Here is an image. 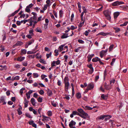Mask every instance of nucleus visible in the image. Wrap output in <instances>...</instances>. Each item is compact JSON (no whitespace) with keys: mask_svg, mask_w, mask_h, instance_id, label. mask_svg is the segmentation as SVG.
<instances>
[{"mask_svg":"<svg viewBox=\"0 0 128 128\" xmlns=\"http://www.w3.org/2000/svg\"><path fill=\"white\" fill-rule=\"evenodd\" d=\"M36 31L37 32H38L40 33H42V31L41 29H40L39 28H37L36 30Z\"/></svg>","mask_w":128,"mask_h":128,"instance_id":"nucleus-38","label":"nucleus"},{"mask_svg":"<svg viewBox=\"0 0 128 128\" xmlns=\"http://www.w3.org/2000/svg\"><path fill=\"white\" fill-rule=\"evenodd\" d=\"M22 8V4H19V7L18 9L17 10L15 11L14 12H13L12 14L8 15V18H10V17H12L14 16L16 14L19 12V11Z\"/></svg>","mask_w":128,"mask_h":128,"instance_id":"nucleus-1","label":"nucleus"},{"mask_svg":"<svg viewBox=\"0 0 128 128\" xmlns=\"http://www.w3.org/2000/svg\"><path fill=\"white\" fill-rule=\"evenodd\" d=\"M114 46V45L113 44H112L110 46L109 48L108 51L109 52H110L112 50Z\"/></svg>","mask_w":128,"mask_h":128,"instance_id":"nucleus-35","label":"nucleus"},{"mask_svg":"<svg viewBox=\"0 0 128 128\" xmlns=\"http://www.w3.org/2000/svg\"><path fill=\"white\" fill-rule=\"evenodd\" d=\"M103 8V6H102L101 7L98 9L97 10V11H96V12H100L102 11V10Z\"/></svg>","mask_w":128,"mask_h":128,"instance_id":"nucleus-61","label":"nucleus"},{"mask_svg":"<svg viewBox=\"0 0 128 128\" xmlns=\"http://www.w3.org/2000/svg\"><path fill=\"white\" fill-rule=\"evenodd\" d=\"M23 43L20 41H18L13 46V47L14 48L16 47L17 46H20L22 45L23 44Z\"/></svg>","mask_w":128,"mask_h":128,"instance_id":"nucleus-11","label":"nucleus"},{"mask_svg":"<svg viewBox=\"0 0 128 128\" xmlns=\"http://www.w3.org/2000/svg\"><path fill=\"white\" fill-rule=\"evenodd\" d=\"M76 124V122L73 120H72L69 124V127L70 128H76L74 126Z\"/></svg>","mask_w":128,"mask_h":128,"instance_id":"nucleus-6","label":"nucleus"},{"mask_svg":"<svg viewBox=\"0 0 128 128\" xmlns=\"http://www.w3.org/2000/svg\"><path fill=\"white\" fill-rule=\"evenodd\" d=\"M104 86L106 90H108L109 89V85L108 84H107V83H105V84Z\"/></svg>","mask_w":128,"mask_h":128,"instance_id":"nucleus-33","label":"nucleus"},{"mask_svg":"<svg viewBox=\"0 0 128 128\" xmlns=\"http://www.w3.org/2000/svg\"><path fill=\"white\" fill-rule=\"evenodd\" d=\"M108 51V49L106 50H102L100 53V56L101 58H102L103 56L106 54V53Z\"/></svg>","mask_w":128,"mask_h":128,"instance_id":"nucleus-10","label":"nucleus"},{"mask_svg":"<svg viewBox=\"0 0 128 128\" xmlns=\"http://www.w3.org/2000/svg\"><path fill=\"white\" fill-rule=\"evenodd\" d=\"M28 101L25 98L24 102V106L25 108H26L28 106Z\"/></svg>","mask_w":128,"mask_h":128,"instance_id":"nucleus-15","label":"nucleus"},{"mask_svg":"<svg viewBox=\"0 0 128 128\" xmlns=\"http://www.w3.org/2000/svg\"><path fill=\"white\" fill-rule=\"evenodd\" d=\"M34 39H32L30 41H29L28 42V45H30L34 42Z\"/></svg>","mask_w":128,"mask_h":128,"instance_id":"nucleus-36","label":"nucleus"},{"mask_svg":"<svg viewBox=\"0 0 128 128\" xmlns=\"http://www.w3.org/2000/svg\"><path fill=\"white\" fill-rule=\"evenodd\" d=\"M36 52H32L31 51H28L27 52V54H33L34 53H35Z\"/></svg>","mask_w":128,"mask_h":128,"instance_id":"nucleus-62","label":"nucleus"},{"mask_svg":"<svg viewBox=\"0 0 128 128\" xmlns=\"http://www.w3.org/2000/svg\"><path fill=\"white\" fill-rule=\"evenodd\" d=\"M48 115L49 116H52V113L51 111L49 110L48 112Z\"/></svg>","mask_w":128,"mask_h":128,"instance_id":"nucleus-41","label":"nucleus"},{"mask_svg":"<svg viewBox=\"0 0 128 128\" xmlns=\"http://www.w3.org/2000/svg\"><path fill=\"white\" fill-rule=\"evenodd\" d=\"M45 22L46 24H45V25H46V26H47L48 24V23L49 22V20L47 18H46L45 20Z\"/></svg>","mask_w":128,"mask_h":128,"instance_id":"nucleus-54","label":"nucleus"},{"mask_svg":"<svg viewBox=\"0 0 128 128\" xmlns=\"http://www.w3.org/2000/svg\"><path fill=\"white\" fill-rule=\"evenodd\" d=\"M110 34V33L109 32L105 33L103 32H100V33H99L98 34V35H101L103 36H106V35H107L108 34Z\"/></svg>","mask_w":128,"mask_h":128,"instance_id":"nucleus-23","label":"nucleus"},{"mask_svg":"<svg viewBox=\"0 0 128 128\" xmlns=\"http://www.w3.org/2000/svg\"><path fill=\"white\" fill-rule=\"evenodd\" d=\"M33 36V35L31 34H28L26 35V37L29 39H31L32 38V36Z\"/></svg>","mask_w":128,"mask_h":128,"instance_id":"nucleus-52","label":"nucleus"},{"mask_svg":"<svg viewBox=\"0 0 128 128\" xmlns=\"http://www.w3.org/2000/svg\"><path fill=\"white\" fill-rule=\"evenodd\" d=\"M108 116H109L110 118H111L112 117V116L110 115H102L100 116H98V117L97 118L99 120H103L106 117H108Z\"/></svg>","mask_w":128,"mask_h":128,"instance_id":"nucleus-7","label":"nucleus"},{"mask_svg":"<svg viewBox=\"0 0 128 128\" xmlns=\"http://www.w3.org/2000/svg\"><path fill=\"white\" fill-rule=\"evenodd\" d=\"M47 94L49 96H51L52 94V91L51 90L48 89L47 92Z\"/></svg>","mask_w":128,"mask_h":128,"instance_id":"nucleus-24","label":"nucleus"},{"mask_svg":"<svg viewBox=\"0 0 128 128\" xmlns=\"http://www.w3.org/2000/svg\"><path fill=\"white\" fill-rule=\"evenodd\" d=\"M25 115L26 117L29 118H32V116L28 113H26L25 114Z\"/></svg>","mask_w":128,"mask_h":128,"instance_id":"nucleus-30","label":"nucleus"},{"mask_svg":"<svg viewBox=\"0 0 128 128\" xmlns=\"http://www.w3.org/2000/svg\"><path fill=\"white\" fill-rule=\"evenodd\" d=\"M103 13L105 16L110 15V12L108 10H106L104 11Z\"/></svg>","mask_w":128,"mask_h":128,"instance_id":"nucleus-12","label":"nucleus"},{"mask_svg":"<svg viewBox=\"0 0 128 128\" xmlns=\"http://www.w3.org/2000/svg\"><path fill=\"white\" fill-rule=\"evenodd\" d=\"M101 98L104 100H106L108 98V95H105L104 94H102L101 95Z\"/></svg>","mask_w":128,"mask_h":128,"instance_id":"nucleus-16","label":"nucleus"},{"mask_svg":"<svg viewBox=\"0 0 128 128\" xmlns=\"http://www.w3.org/2000/svg\"><path fill=\"white\" fill-rule=\"evenodd\" d=\"M30 102L34 106H35L36 104L35 99L33 98H32Z\"/></svg>","mask_w":128,"mask_h":128,"instance_id":"nucleus-19","label":"nucleus"},{"mask_svg":"<svg viewBox=\"0 0 128 128\" xmlns=\"http://www.w3.org/2000/svg\"><path fill=\"white\" fill-rule=\"evenodd\" d=\"M84 48V46L79 47L78 48H75L74 50V51L76 52H77L79 51L80 48H82L83 49Z\"/></svg>","mask_w":128,"mask_h":128,"instance_id":"nucleus-29","label":"nucleus"},{"mask_svg":"<svg viewBox=\"0 0 128 128\" xmlns=\"http://www.w3.org/2000/svg\"><path fill=\"white\" fill-rule=\"evenodd\" d=\"M65 46V44H62L59 46L58 49L60 50V52L62 51L63 49V47Z\"/></svg>","mask_w":128,"mask_h":128,"instance_id":"nucleus-27","label":"nucleus"},{"mask_svg":"<svg viewBox=\"0 0 128 128\" xmlns=\"http://www.w3.org/2000/svg\"><path fill=\"white\" fill-rule=\"evenodd\" d=\"M54 52L55 53V54H54V56H57L58 55V50H55L54 51Z\"/></svg>","mask_w":128,"mask_h":128,"instance_id":"nucleus-49","label":"nucleus"},{"mask_svg":"<svg viewBox=\"0 0 128 128\" xmlns=\"http://www.w3.org/2000/svg\"><path fill=\"white\" fill-rule=\"evenodd\" d=\"M14 67L17 69L19 68H20V65L18 64H16L14 65Z\"/></svg>","mask_w":128,"mask_h":128,"instance_id":"nucleus-53","label":"nucleus"},{"mask_svg":"<svg viewBox=\"0 0 128 128\" xmlns=\"http://www.w3.org/2000/svg\"><path fill=\"white\" fill-rule=\"evenodd\" d=\"M78 42L80 43L81 44H84V42L82 40L80 39H79L78 40Z\"/></svg>","mask_w":128,"mask_h":128,"instance_id":"nucleus-47","label":"nucleus"},{"mask_svg":"<svg viewBox=\"0 0 128 128\" xmlns=\"http://www.w3.org/2000/svg\"><path fill=\"white\" fill-rule=\"evenodd\" d=\"M57 84L59 86H60L61 85V82L59 80H58Z\"/></svg>","mask_w":128,"mask_h":128,"instance_id":"nucleus-60","label":"nucleus"},{"mask_svg":"<svg viewBox=\"0 0 128 128\" xmlns=\"http://www.w3.org/2000/svg\"><path fill=\"white\" fill-rule=\"evenodd\" d=\"M22 65L24 66H26L28 65L27 61H25L22 62Z\"/></svg>","mask_w":128,"mask_h":128,"instance_id":"nucleus-55","label":"nucleus"},{"mask_svg":"<svg viewBox=\"0 0 128 128\" xmlns=\"http://www.w3.org/2000/svg\"><path fill=\"white\" fill-rule=\"evenodd\" d=\"M60 60H58L57 61H53L52 63L51 64L52 67L56 66V65L55 64H56L57 65L59 64H60Z\"/></svg>","mask_w":128,"mask_h":128,"instance_id":"nucleus-8","label":"nucleus"},{"mask_svg":"<svg viewBox=\"0 0 128 128\" xmlns=\"http://www.w3.org/2000/svg\"><path fill=\"white\" fill-rule=\"evenodd\" d=\"M120 14V12H115L114 13V17L115 19L117 18L118 16Z\"/></svg>","mask_w":128,"mask_h":128,"instance_id":"nucleus-18","label":"nucleus"},{"mask_svg":"<svg viewBox=\"0 0 128 128\" xmlns=\"http://www.w3.org/2000/svg\"><path fill=\"white\" fill-rule=\"evenodd\" d=\"M25 58V57H24L21 56L20 57H18L17 59V60L18 61L21 62L24 60Z\"/></svg>","mask_w":128,"mask_h":128,"instance_id":"nucleus-22","label":"nucleus"},{"mask_svg":"<svg viewBox=\"0 0 128 128\" xmlns=\"http://www.w3.org/2000/svg\"><path fill=\"white\" fill-rule=\"evenodd\" d=\"M78 115L80 116L82 118L84 119H86V117H84V116H83L82 115H80V114L78 112H77L76 111H74L72 112V114H70V117L71 118H72L74 117V115Z\"/></svg>","mask_w":128,"mask_h":128,"instance_id":"nucleus-3","label":"nucleus"},{"mask_svg":"<svg viewBox=\"0 0 128 128\" xmlns=\"http://www.w3.org/2000/svg\"><path fill=\"white\" fill-rule=\"evenodd\" d=\"M69 85V82L65 83V90L66 91H67L68 89Z\"/></svg>","mask_w":128,"mask_h":128,"instance_id":"nucleus-14","label":"nucleus"},{"mask_svg":"<svg viewBox=\"0 0 128 128\" xmlns=\"http://www.w3.org/2000/svg\"><path fill=\"white\" fill-rule=\"evenodd\" d=\"M94 71V68H90L89 70L88 73L89 74H92L93 72Z\"/></svg>","mask_w":128,"mask_h":128,"instance_id":"nucleus-43","label":"nucleus"},{"mask_svg":"<svg viewBox=\"0 0 128 128\" xmlns=\"http://www.w3.org/2000/svg\"><path fill=\"white\" fill-rule=\"evenodd\" d=\"M47 76L46 75L43 74H42L41 76L42 79V80H44L45 77Z\"/></svg>","mask_w":128,"mask_h":128,"instance_id":"nucleus-57","label":"nucleus"},{"mask_svg":"<svg viewBox=\"0 0 128 128\" xmlns=\"http://www.w3.org/2000/svg\"><path fill=\"white\" fill-rule=\"evenodd\" d=\"M53 14L54 15L55 17L56 18H57V13L55 11L53 10Z\"/></svg>","mask_w":128,"mask_h":128,"instance_id":"nucleus-63","label":"nucleus"},{"mask_svg":"<svg viewBox=\"0 0 128 128\" xmlns=\"http://www.w3.org/2000/svg\"><path fill=\"white\" fill-rule=\"evenodd\" d=\"M37 100L38 102H42V98L39 97L37 99Z\"/></svg>","mask_w":128,"mask_h":128,"instance_id":"nucleus-46","label":"nucleus"},{"mask_svg":"<svg viewBox=\"0 0 128 128\" xmlns=\"http://www.w3.org/2000/svg\"><path fill=\"white\" fill-rule=\"evenodd\" d=\"M94 83L91 82L88 84L87 88L90 90L93 89L94 87Z\"/></svg>","mask_w":128,"mask_h":128,"instance_id":"nucleus-9","label":"nucleus"},{"mask_svg":"<svg viewBox=\"0 0 128 128\" xmlns=\"http://www.w3.org/2000/svg\"><path fill=\"white\" fill-rule=\"evenodd\" d=\"M84 22H81L78 25V28H81L84 24Z\"/></svg>","mask_w":128,"mask_h":128,"instance_id":"nucleus-40","label":"nucleus"},{"mask_svg":"<svg viewBox=\"0 0 128 128\" xmlns=\"http://www.w3.org/2000/svg\"><path fill=\"white\" fill-rule=\"evenodd\" d=\"M29 20H30V25L29 26H32V23L33 22V21L32 20V18H30V19H28Z\"/></svg>","mask_w":128,"mask_h":128,"instance_id":"nucleus-28","label":"nucleus"},{"mask_svg":"<svg viewBox=\"0 0 128 128\" xmlns=\"http://www.w3.org/2000/svg\"><path fill=\"white\" fill-rule=\"evenodd\" d=\"M63 14V11L62 10H61L59 12L60 16V17H62Z\"/></svg>","mask_w":128,"mask_h":128,"instance_id":"nucleus-58","label":"nucleus"},{"mask_svg":"<svg viewBox=\"0 0 128 128\" xmlns=\"http://www.w3.org/2000/svg\"><path fill=\"white\" fill-rule=\"evenodd\" d=\"M128 23V21H126L124 22V23L122 24H121L120 25V26H126Z\"/></svg>","mask_w":128,"mask_h":128,"instance_id":"nucleus-34","label":"nucleus"},{"mask_svg":"<svg viewBox=\"0 0 128 128\" xmlns=\"http://www.w3.org/2000/svg\"><path fill=\"white\" fill-rule=\"evenodd\" d=\"M21 52L24 54H26V50L22 49L21 50Z\"/></svg>","mask_w":128,"mask_h":128,"instance_id":"nucleus-44","label":"nucleus"},{"mask_svg":"<svg viewBox=\"0 0 128 128\" xmlns=\"http://www.w3.org/2000/svg\"><path fill=\"white\" fill-rule=\"evenodd\" d=\"M33 74L34 78H37L39 76L38 74L37 73H34Z\"/></svg>","mask_w":128,"mask_h":128,"instance_id":"nucleus-42","label":"nucleus"},{"mask_svg":"<svg viewBox=\"0 0 128 128\" xmlns=\"http://www.w3.org/2000/svg\"><path fill=\"white\" fill-rule=\"evenodd\" d=\"M86 9H84V11L81 14V16H83L84 13H86Z\"/></svg>","mask_w":128,"mask_h":128,"instance_id":"nucleus-59","label":"nucleus"},{"mask_svg":"<svg viewBox=\"0 0 128 128\" xmlns=\"http://www.w3.org/2000/svg\"><path fill=\"white\" fill-rule=\"evenodd\" d=\"M124 4V3L123 2L116 1L112 3V5L113 6H116L120 4Z\"/></svg>","mask_w":128,"mask_h":128,"instance_id":"nucleus-4","label":"nucleus"},{"mask_svg":"<svg viewBox=\"0 0 128 128\" xmlns=\"http://www.w3.org/2000/svg\"><path fill=\"white\" fill-rule=\"evenodd\" d=\"M78 111L80 115H82L84 117H87L88 116V114L84 112L83 110L81 108H78L77 110Z\"/></svg>","mask_w":128,"mask_h":128,"instance_id":"nucleus-2","label":"nucleus"},{"mask_svg":"<svg viewBox=\"0 0 128 128\" xmlns=\"http://www.w3.org/2000/svg\"><path fill=\"white\" fill-rule=\"evenodd\" d=\"M86 110H92L93 108L90 107L88 106H85L84 108Z\"/></svg>","mask_w":128,"mask_h":128,"instance_id":"nucleus-31","label":"nucleus"},{"mask_svg":"<svg viewBox=\"0 0 128 128\" xmlns=\"http://www.w3.org/2000/svg\"><path fill=\"white\" fill-rule=\"evenodd\" d=\"M40 62L41 63H43L44 64H46V61L43 59H40Z\"/></svg>","mask_w":128,"mask_h":128,"instance_id":"nucleus-45","label":"nucleus"},{"mask_svg":"<svg viewBox=\"0 0 128 128\" xmlns=\"http://www.w3.org/2000/svg\"><path fill=\"white\" fill-rule=\"evenodd\" d=\"M25 90V88H22L20 90V93L21 95H22V94L23 92V91Z\"/></svg>","mask_w":128,"mask_h":128,"instance_id":"nucleus-37","label":"nucleus"},{"mask_svg":"<svg viewBox=\"0 0 128 128\" xmlns=\"http://www.w3.org/2000/svg\"><path fill=\"white\" fill-rule=\"evenodd\" d=\"M116 59L115 58H113L112 59V60L110 63V64L112 66H113L114 65V64L115 62Z\"/></svg>","mask_w":128,"mask_h":128,"instance_id":"nucleus-48","label":"nucleus"},{"mask_svg":"<svg viewBox=\"0 0 128 128\" xmlns=\"http://www.w3.org/2000/svg\"><path fill=\"white\" fill-rule=\"evenodd\" d=\"M100 60V58H99L98 57H96L95 58H93L92 60V61L93 62H96L98 61L99 60Z\"/></svg>","mask_w":128,"mask_h":128,"instance_id":"nucleus-20","label":"nucleus"},{"mask_svg":"<svg viewBox=\"0 0 128 128\" xmlns=\"http://www.w3.org/2000/svg\"><path fill=\"white\" fill-rule=\"evenodd\" d=\"M76 96L78 99L80 98L81 96V93L80 92L76 93Z\"/></svg>","mask_w":128,"mask_h":128,"instance_id":"nucleus-25","label":"nucleus"},{"mask_svg":"<svg viewBox=\"0 0 128 128\" xmlns=\"http://www.w3.org/2000/svg\"><path fill=\"white\" fill-rule=\"evenodd\" d=\"M74 14L73 13H72L71 16V18H70V21L71 22H72L73 20V19L74 18Z\"/></svg>","mask_w":128,"mask_h":128,"instance_id":"nucleus-51","label":"nucleus"},{"mask_svg":"<svg viewBox=\"0 0 128 128\" xmlns=\"http://www.w3.org/2000/svg\"><path fill=\"white\" fill-rule=\"evenodd\" d=\"M114 29L115 30V32L117 33L120 31V29L117 27H114Z\"/></svg>","mask_w":128,"mask_h":128,"instance_id":"nucleus-26","label":"nucleus"},{"mask_svg":"<svg viewBox=\"0 0 128 128\" xmlns=\"http://www.w3.org/2000/svg\"><path fill=\"white\" fill-rule=\"evenodd\" d=\"M43 118L45 120H49V119L51 120V118H50L45 116H43Z\"/></svg>","mask_w":128,"mask_h":128,"instance_id":"nucleus-32","label":"nucleus"},{"mask_svg":"<svg viewBox=\"0 0 128 128\" xmlns=\"http://www.w3.org/2000/svg\"><path fill=\"white\" fill-rule=\"evenodd\" d=\"M34 121L32 120L28 122L29 124L32 125V124H34Z\"/></svg>","mask_w":128,"mask_h":128,"instance_id":"nucleus-64","label":"nucleus"},{"mask_svg":"<svg viewBox=\"0 0 128 128\" xmlns=\"http://www.w3.org/2000/svg\"><path fill=\"white\" fill-rule=\"evenodd\" d=\"M0 67L1 68H0V70H6L7 68V67L6 65L2 66L1 65L0 66Z\"/></svg>","mask_w":128,"mask_h":128,"instance_id":"nucleus-21","label":"nucleus"},{"mask_svg":"<svg viewBox=\"0 0 128 128\" xmlns=\"http://www.w3.org/2000/svg\"><path fill=\"white\" fill-rule=\"evenodd\" d=\"M39 93L40 95H42L44 94V92L43 90H41L39 91Z\"/></svg>","mask_w":128,"mask_h":128,"instance_id":"nucleus-56","label":"nucleus"},{"mask_svg":"<svg viewBox=\"0 0 128 128\" xmlns=\"http://www.w3.org/2000/svg\"><path fill=\"white\" fill-rule=\"evenodd\" d=\"M64 96H65L64 98L68 100H70V97L69 96V95H67L66 94H65Z\"/></svg>","mask_w":128,"mask_h":128,"instance_id":"nucleus-39","label":"nucleus"},{"mask_svg":"<svg viewBox=\"0 0 128 128\" xmlns=\"http://www.w3.org/2000/svg\"><path fill=\"white\" fill-rule=\"evenodd\" d=\"M94 56V54H92L90 55H88L87 57L88 58V62H89L91 60L92 58Z\"/></svg>","mask_w":128,"mask_h":128,"instance_id":"nucleus-13","label":"nucleus"},{"mask_svg":"<svg viewBox=\"0 0 128 128\" xmlns=\"http://www.w3.org/2000/svg\"><path fill=\"white\" fill-rule=\"evenodd\" d=\"M64 80L65 83L68 82V77H65L64 78Z\"/></svg>","mask_w":128,"mask_h":128,"instance_id":"nucleus-50","label":"nucleus"},{"mask_svg":"<svg viewBox=\"0 0 128 128\" xmlns=\"http://www.w3.org/2000/svg\"><path fill=\"white\" fill-rule=\"evenodd\" d=\"M68 34H63V35L61 36V38L64 39L67 38L69 36H68Z\"/></svg>","mask_w":128,"mask_h":128,"instance_id":"nucleus-17","label":"nucleus"},{"mask_svg":"<svg viewBox=\"0 0 128 128\" xmlns=\"http://www.w3.org/2000/svg\"><path fill=\"white\" fill-rule=\"evenodd\" d=\"M33 6V4L31 3L27 6L25 9V11L28 13H29L30 11V8H32Z\"/></svg>","mask_w":128,"mask_h":128,"instance_id":"nucleus-5","label":"nucleus"}]
</instances>
